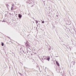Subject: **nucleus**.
<instances>
[{
    "mask_svg": "<svg viewBox=\"0 0 76 76\" xmlns=\"http://www.w3.org/2000/svg\"><path fill=\"white\" fill-rule=\"evenodd\" d=\"M50 56H48L44 58V59L45 60H48L49 61H50Z\"/></svg>",
    "mask_w": 76,
    "mask_h": 76,
    "instance_id": "1",
    "label": "nucleus"
},
{
    "mask_svg": "<svg viewBox=\"0 0 76 76\" xmlns=\"http://www.w3.org/2000/svg\"><path fill=\"white\" fill-rule=\"evenodd\" d=\"M26 45L27 47H30V44L28 42H26Z\"/></svg>",
    "mask_w": 76,
    "mask_h": 76,
    "instance_id": "2",
    "label": "nucleus"
},
{
    "mask_svg": "<svg viewBox=\"0 0 76 76\" xmlns=\"http://www.w3.org/2000/svg\"><path fill=\"white\" fill-rule=\"evenodd\" d=\"M18 17L20 19H21V18L22 17V15L20 14H19L18 15Z\"/></svg>",
    "mask_w": 76,
    "mask_h": 76,
    "instance_id": "3",
    "label": "nucleus"
},
{
    "mask_svg": "<svg viewBox=\"0 0 76 76\" xmlns=\"http://www.w3.org/2000/svg\"><path fill=\"white\" fill-rule=\"evenodd\" d=\"M56 64L57 65V66H60V64L58 63V62H57V61H56Z\"/></svg>",
    "mask_w": 76,
    "mask_h": 76,
    "instance_id": "4",
    "label": "nucleus"
},
{
    "mask_svg": "<svg viewBox=\"0 0 76 76\" xmlns=\"http://www.w3.org/2000/svg\"><path fill=\"white\" fill-rule=\"evenodd\" d=\"M44 57V56H42L41 57V60H43V58Z\"/></svg>",
    "mask_w": 76,
    "mask_h": 76,
    "instance_id": "5",
    "label": "nucleus"
},
{
    "mask_svg": "<svg viewBox=\"0 0 76 76\" xmlns=\"http://www.w3.org/2000/svg\"><path fill=\"white\" fill-rule=\"evenodd\" d=\"M36 22V24H37L38 23V21L37 20H35Z\"/></svg>",
    "mask_w": 76,
    "mask_h": 76,
    "instance_id": "6",
    "label": "nucleus"
},
{
    "mask_svg": "<svg viewBox=\"0 0 76 76\" xmlns=\"http://www.w3.org/2000/svg\"><path fill=\"white\" fill-rule=\"evenodd\" d=\"M1 45L2 46H4V43H3V42L1 43Z\"/></svg>",
    "mask_w": 76,
    "mask_h": 76,
    "instance_id": "7",
    "label": "nucleus"
},
{
    "mask_svg": "<svg viewBox=\"0 0 76 76\" xmlns=\"http://www.w3.org/2000/svg\"><path fill=\"white\" fill-rule=\"evenodd\" d=\"M72 63H73V65H74L75 63H76V62H72Z\"/></svg>",
    "mask_w": 76,
    "mask_h": 76,
    "instance_id": "8",
    "label": "nucleus"
},
{
    "mask_svg": "<svg viewBox=\"0 0 76 76\" xmlns=\"http://www.w3.org/2000/svg\"><path fill=\"white\" fill-rule=\"evenodd\" d=\"M14 6H15V5H14V4H12V7H14Z\"/></svg>",
    "mask_w": 76,
    "mask_h": 76,
    "instance_id": "9",
    "label": "nucleus"
},
{
    "mask_svg": "<svg viewBox=\"0 0 76 76\" xmlns=\"http://www.w3.org/2000/svg\"><path fill=\"white\" fill-rule=\"evenodd\" d=\"M13 7H12L11 8V10H13Z\"/></svg>",
    "mask_w": 76,
    "mask_h": 76,
    "instance_id": "10",
    "label": "nucleus"
},
{
    "mask_svg": "<svg viewBox=\"0 0 76 76\" xmlns=\"http://www.w3.org/2000/svg\"><path fill=\"white\" fill-rule=\"evenodd\" d=\"M22 52L24 53H26V52H24L23 50H22Z\"/></svg>",
    "mask_w": 76,
    "mask_h": 76,
    "instance_id": "11",
    "label": "nucleus"
},
{
    "mask_svg": "<svg viewBox=\"0 0 76 76\" xmlns=\"http://www.w3.org/2000/svg\"><path fill=\"white\" fill-rule=\"evenodd\" d=\"M32 61L33 62H34L35 61L34 60H33V59H32Z\"/></svg>",
    "mask_w": 76,
    "mask_h": 76,
    "instance_id": "12",
    "label": "nucleus"
},
{
    "mask_svg": "<svg viewBox=\"0 0 76 76\" xmlns=\"http://www.w3.org/2000/svg\"><path fill=\"white\" fill-rule=\"evenodd\" d=\"M6 6L7 7H8V4H7L6 5Z\"/></svg>",
    "mask_w": 76,
    "mask_h": 76,
    "instance_id": "13",
    "label": "nucleus"
},
{
    "mask_svg": "<svg viewBox=\"0 0 76 76\" xmlns=\"http://www.w3.org/2000/svg\"><path fill=\"white\" fill-rule=\"evenodd\" d=\"M44 23V21H42V23Z\"/></svg>",
    "mask_w": 76,
    "mask_h": 76,
    "instance_id": "14",
    "label": "nucleus"
},
{
    "mask_svg": "<svg viewBox=\"0 0 76 76\" xmlns=\"http://www.w3.org/2000/svg\"><path fill=\"white\" fill-rule=\"evenodd\" d=\"M18 73L20 74V75H21L22 74L20 73V72H18Z\"/></svg>",
    "mask_w": 76,
    "mask_h": 76,
    "instance_id": "15",
    "label": "nucleus"
},
{
    "mask_svg": "<svg viewBox=\"0 0 76 76\" xmlns=\"http://www.w3.org/2000/svg\"><path fill=\"white\" fill-rule=\"evenodd\" d=\"M49 50H51V48H49Z\"/></svg>",
    "mask_w": 76,
    "mask_h": 76,
    "instance_id": "16",
    "label": "nucleus"
},
{
    "mask_svg": "<svg viewBox=\"0 0 76 76\" xmlns=\"http://www.w3.org/2000/svg\"><path fill=\"white\" fill-rule=\"evenodd\" d=\"M56 17H57V18H58V16L57 15H56Z\"/></svg>",
    "mask_w": 76,
    "mask_h": 76,
    "instance_id": "17",
    "label": "nucleus"
},
{
    "mask_svg": "<svg viewBox=\"0 0 76 76\" xmlns=\"http://www.w3.org/2000/svg\"><path fill=\"white\" fill-rule=\"evenodd\" d=\"M33 19H34V20H35V19L34 18H33Z\"/></svg>",
    "mask_w": 76,
    "mask_h": 76,
    "instance_id": "18",
    "label": "nucleus"
},
{
    "mask_svg": "<svg viewBox=\"0 0 76 76\" xmlns=\"http://www.w3.org/2000/svg\"><path fill=\"white\" fill-rule=\"evenodd\" d=\"M38 25L39 26L40 25V24L39 23H38Z\"/></svg>",
    "mask_w": 76,
    "mask_h": 76,
    "instance_id": "19",
    "label": "nucleus"
},
{
    "mask_svg": "<svg viewBox=\"0 0 76 76\" xmlns=\"http://www.w3.org/2000/svg\"><path fill=\"white\" fill-rule=\"evenodd\" d=\"M28 1H31V0H28Z\"/></svg>",
    "mask_w": 76,
    "mask_h": 76,
    "instance_id": "20",
    "label": "nucleus"
},
{
    "mask_svg": "<svg viewBox=\"0 0 76 76\" xmlns=\"http://www.w3.org/2000/svg\"><path fill=\"white\" fill-rule=\"evenodd\" d=\"M9 14L10 15L11 14V13H9Z\"/></svg>",
    "mask_w": 76,
    "mask_h": 76,
    "instance_id": "21",
    "label": "nucleus"
},
{
    "mask_svg": "<svg viewBox=\"0 0 76 76\" xmlns=\"http://www.w3.org/2000/svg\"><path fill=\"white\" fill-rule=\"evenodd\" d=\"M19 4H18V5H19Z\"/></svg>",
    "mask_w": 76,
    "mask_h": 76,
    "instance_id": "22",
    "label": "nucleus"
},
{
    "mask_svg": "<svg viewBox=\"0 0 76 76\" xmlns=\"http://www.w3.org/2000/svg\"><path fill=\"white\" fill-rule=\"evenodd\" d=\"M31 56H32V54H31Z\"/></svg>",
    "mask_w": 76,
    "mask_h": 76,
    "instance_id": "23",
    "label": "nucleus"
},
{
    "mask_svg": "<svg viewBox=\"0 0 76 76\" xmlns=\"http://www.w3.org/2000/svg\"><path fill=\"white\" fill-rule=\"evenodd\" d=\"M6 15H7V14H5V16H6Z\"/></svg>",
    "mask_w": 76,
    "mask_h": 76,
    "instance_id": "24",
    "label": "nucleus"
},
{
    "mask_svg": "<svg viewBox=\"0 0 76 76\" xmlns=\"http://www.w3.org/2000/svg\"><path fill=\"white\" fill-rule=\"evenodd\" d=\"M33 5L31 7H33Z\"/></svg>",
    "mask_w": 76,
    "mask_h": 76,
    "instance_id": "25",
    "label": "nucleus"
},
{
    "mask_svg": "<svg viewBox=\"0 0 76 76\" xmlns=\"http://www.w3.org/2000/svg\"><path fill=\"white\" fill-rule=\"evenodd\" d=\"M8 14V12H7V14Z\"/></svg>",
    "mask_w": 76,
    "mask_h": 76,
    "instance_id": "26",
    "label": "nucleus"
},
{
    "mask_svg": "<svg viewBox=\"0 0 76 76\" xmlns=\"http://www.w3.org/2000/svg\"><path fill=\"white\" fill-rule=\"evenodd\" d=\"M2 22H4V21H2Z\"/></svg>",
    "mask_w": 76,
    "mask_h": 76,
    "instance_id": "27",
    "label": "nucleus"
},
{
    "mask_svg": "<svg viewBox=\"0 0 76 76\" xmlns=\"http://www.w3.org/2000/svg\"><path fill=\"white\" fill-rule=\"evenodd\" d=\"M37 26H38V25H37Z\"/></svg>",
    "mask_w": 76,
    "mask_h": 76,
    "instance_id": "28",
    "label": "nucleus"
},
{
    "mask_svg": "<svg viewBox=\"0 0 76 76\" xmlns=\"http://www.w3.org/2000/svg\"><path fill=\"white\" fill-rule=\"evenodd\" d=\"M28 36H29V35H28Z\"/></svg>",
    "mask_w": 76,
    "mask_h": 76,
    "instance_id": "29",
    "label": "nucleus"
},
{
    "mask_svg": "<svg viewBox=\"0 0 76 76\" xmlns=\"http://www.w3.org/2000/svg\"><path fill=\"white\" fill-rule=\"evenodd\" d=\"M9 38H10V37H9Z\"/></svg>",
    "mask_w": 76,
    "mask_h": 76,
    "instance_id": "30",
    "label": "nucleus"
}]
</instances>
